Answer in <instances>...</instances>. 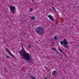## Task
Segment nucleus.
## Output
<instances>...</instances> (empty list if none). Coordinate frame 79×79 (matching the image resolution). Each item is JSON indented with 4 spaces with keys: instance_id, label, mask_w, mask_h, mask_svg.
Wrapping results in <instances>:
<instances>
[{
    "instance_id": "nucleus-1",
    "label": "nucleus",
    "mask_w": 79,
    "mask_h": 79,
    "mask_svg": "<svg viewBox=\"0 0 79 79\" xmlns=\"http://www.w3.org/2000/svg\"><path fill=\"white\" fill-rule=\"evenodd\" d=\"M19 53L20 55L23 56L24 60H26L28 61H31L32 60V58H31L30 54L26 52L23 48H22L21 51H19Z\"/></svg>"
},
{
    "instance_id": "nucleus-2",
    "label": "nucleus",
    "mask_w": 79,
    "mask_h": 79,
    "mask_svg": "<svg viewBox=\"0 0 79 79\" xmlns=\"http://www.w3.org/2000/svg\"><path fill=\"white\" fill-rule=\"evenodd\" d=\"M36 31L39 34H44V29L42 28L41 27L39 26L38 28H36Z\"/></svg>"
},
{
    "instance_id": "nucleus-3",
    "label": "nucleus",
    "mask_w": 79,
    "mask_h": 79,
    "mask_svg": "<svg viewBox=\"0 0 79 79\" xmlns=\"http://www.w3.org/2000/svg\"><path fill=\"white\" fill-rule=\"evenodd\" d=\"M10 11L12 12V13H14V12H15L16 11V7L15 6H10Z\"/></svg>"
},
{
    "instance_id": "nucleus-4",
    "label": "nucleus",
    "mask_w": 79,
    "mask_h": 79,
    "mask_svg": "<svg viewBox=\"0 0 79 79\" xmlns=\"http://www.w3.org/2000/svg\"><path fill=\"white\" fill-rule=\"evenodd\" d=\"M64 44V45H68V42H67V40L65 39H64L63 41H61L60 42V44L61 45H63Z\"/></svg>"
},
{
    "instance_id": "nucleus-5",
    "label": "nucleus",
    "mask_w": 79,
    "mask_h": 79,
    "mask_svg": "<svg viewBox=\"0 0 79 79\" xmlns=\"http://www.w3.org/2000/svg\"><path fill=\"white\" fill-rule=\"evenodd\" d=\"M6 50L7 52L10 55V56H12L13 57H14V55H13L10 52V51L8 50V49L7 48L6 49Z\"/></svg>"
},
{
    "instance_id": "nucleus-6",
    "label": "nucleus",
    "mask_w": 79,
    "mask_h": 79,
    "mask_svg": "<svg viewBox=\"0 0 79 79\" xmlns=\"http://www.w3.org/2000/svg\"><path fill=\"white\" fill-rule=\"evenodd\" d=\"M48 18H49V19H51V20H53V17H52V16L51 15H48Z\"/></svg>"
},
{
    "instance_id": "nucleus-7",
    "label": "nucleus",
    "mask_w": 79,
    "mask_h": 79,
    "mask_svg": "<svg viewBox=\"0 0 79 79\" xmlns=\"http://www.w3.org/2000/svg\"><path fill=\"white\" fill-rule=\"evenodd\" d=\"M52 50H54V51H56V53H58V52L57 51H56V48H52Z\"/></svg>"
},
{
    "instance_id": "nucleus-8",
    "label": "nucleus",
    "mask_w": 79,
    "mask_h": 79,
    "mask_svg": "<svg viewBox=\"0 0 79 79\" xmlns=\"http://www.w3.org/2000/svg\"><path fill=\"white\" fill-rule=\"evenodd\" d=\"M59 51H60V52H62V53H63V54H64V52H63V51H62V50H61V48H59Z\"/></svg>"
},
{
    "instance_id": "nucleus-9",
    "label": "nucleus",
    "mask_w": 79,
    "mask_h": 79,
    "mask_svg": "<svg viewBox=\"0 0 79 79\" xmlns=\"http://www.w3.org/2000/svg\"><path fill=\"white\" fill-rule=\"evenodd\" d=\"M56 73V71H53L52 73V74L53 75H55V73Z\"/></svg>"
},
{
    "instance_id": "nucleus-10",
    "label": "nucleus",
    "mask_w": 79,
    "mask_h": 79,
    "mask_svg": "<svg viewBox=\"0 0 79 79\" xmlns=\"http://www.w3.org/2000/svg\"><path fill=\"white\" fill-rule=\"evenodd\" d=\"M52 7V9H53V10H54V11H56V12H57L56 10V9H55V8H54V7Z\"/></svg>"
},
{
    "instance_id": "nucleus-11",
    "label": "nucleus",
    "mask_w": 79,
    "mask_h": 79,
    "mask_svg": "<svg viewBox=\"0 0 79 79\" xmlns=\"http://www.w3.org/2000/svg\"><path fill=\"white\" fill-rule=\"evenodd\" d=\"M65 48H68V45H65Z\"/></svg>"
},
{
    "instance_id": "nucleus-12",
    "label": "nucleus",
    "mask_w": 79,
    "mask_h": 79,
    "mask_svg": "<svg viewBox=\"0 0 79 79\" xmlns=\"http://www.w3.org/2000/svg\"><path fill=\"white\" fill-rule=\"evenodd\" d=\"M31 19H35V17H31Z\"/></svg>"
},
{
    "instance_id": "nucleus-13",
    "label": "nucleus",
    "mask_w": 79,
    "mask_h": 79,
    "mask_svg": "<svg viewBox=\"0 0 79 79\" xmlns=\"http://www.w3.org/2000/svg\"><path fill=\"white\" fill-rule=\"evenodd\" d=\"M30 11H32V8H30Z\"/></svg>"
},
{
    "instance_id": "nucleus-14",
    "label": "nucleus",
    "mask_w": 79,
    "mask_h": 79,
    "mask_svg": "<svg viewBox=\"0 0 79 79\" xmlns=\"http://www.w3.org/2000/svg\"><path fill=\"white\" fill-rule=\"evenodd\" d=\"M57 39V38L56 37V36L54 37V39L56 40V39Z\"/></svg>"
},
{
    "instance_id": "nucleus-15",
    "label": "nucleus",
    "mask_w": 79,
    "mask_h": 79,
    "mask_svg": "<svg viewBox=\"0 0 79 79\" xmlns=\"http://www.w3.org/2000/svg\"><path fill=\"white\" fill-rule=\"evenodd\" d=\"M6 57L7 58H9V56H6Z\"/></svg>"
},
{
    "instance_id": "nucleus-16",
    "label": "nucleus",
    "mask_w": 79,
    "mask_h": 79,
    "mask_svg": "<svg viewBox=\"0 0 79 79\" xmlns=\"http://www.w3.org/2000/svg\"><path fill=\"white\" fill-rule=\"evenodd\" d=\"M44 79H47V78H44Z\"/></svg>"
},
{
    "instance_id": "nucleus-17",
    "label": "nucleus",
    "mask_w": 79,
    "mask_h": 79,
    "mask_svg": "<svg viewBox=\"0 0 79 79\" xmlns=\"http://www.w3.org/2000/svg\"><path fill=\"white\" fill-rule=\"evenodd\" d=\"M75 23L76 24V23H77V22H76Z\"/></svg>"
}]
</instances>
